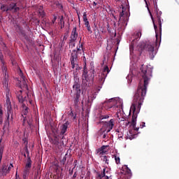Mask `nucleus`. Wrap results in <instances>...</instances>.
Instances as JSON below:
<instances>
[{
    "label": "nucleus",
    "mask_w": 179,
    "mask_h": 179,
    "mask_svg": "<svg viewBox=\"0 0 179 179\" xmlns=\"http://www.w3.org/2000/svg\"><path fill=\"white\" fill-rule=\"evenodd\" d=\"M140 71V76H141V78L137 91L134 94L133 103L130 108V111L133 112L131 122H128L126 123V125L131 124L134 131H139V127H136V119L138 118V114H139V111H141V107L146 96L148 85H149V81L152 78V70L149 67L145 66L143 64Z\"/></svg>",
    "instance_id": "obj_1"
},
{
    "label": "nucleus",
    "mask_w": 179,
    "mask_h": 179,
    "mask_svg": "<svg viewBox=\"0 0 179 179\" xmlns=\"http://www.w3.org/2000/svg\"><path fill=\"white\" fill-rule=\"evenodd\" d=\"M94 67H92L91 69L87 71V68L86 66L83 68V73L82 75V87L87 90V87H90V82L94 80Z\"/></svg>",
    "instance_id": "obj_2"
},
{
    "label": "nucleus",
    "mask_w": 179,
    "mask_h": 179,
    "mask_svg": "<svg viewBox=\"0 0 179 179\" xmlns=\"http://www.w3.org/2000/svg\"><path fill=\"white\" fill-rule=\"evenodd\" d=\"M1 10L2 12L17 13L20 10V8L17 6V0H8L7 4L1 5Z\"/></svg>",
    "instance_id": "obj_3"
},
{
    "label": "nucleus",
    "mask_w": 179,
    "mask_h": 179,
    "mask_svg": "<svg viewBox=\"0 0 179 179\" xmlns=\"http://www.w3.org/2000/svg\"><path fill=\"white\" fill-rule=\"evenodd\" d=\"M78 54H82V48H78L77 50H73L71 54L70 62L71 64V68L73 69H78L79 67V57H78Z\"/></svg>",
    "instance_id": "obj_4"
},
{
    "label": "nucleus",
    "mask_w": 179,
    "mask_h": 179,
    "mask_svg": "<svg viewBox=\"0 0 179 179\" xmlns=\"http://www.w3.org/2000/svg\"><path fill=\"white\" fill-rule=\"evenodd\" d=\"M138 50L140 51H148L150 55H152V58L155 57V46L150 42H141L138 45Z\"/></svg>",
    "instance_id": "obj_5"
},
{
    "label": "nucleus",
    "mask_w": 179,
    "mask_h": 179,
    "mask_svg": "<svg viewBox=\"0 0 179 179\" xmlns=\"http://www.w3.org/2000/svg\"><path fill=\"white\" fill-rule=\"evenodd\" d=\"M73 92H74V104L75 106H78L79 103V99H80V93H82V90L80 88V83L75 82L73 85Z\"/></svg>",
    "instance_id": "obj_6"
},
{
    "label": "nucleus",
    "mask_w": 179,
    "mask_h": 179,
    "mask_svg": "<svg viewBox=\"0 0 179 179\" xmlns=\"http://www.w3.org/2000/svg\"><path fill=\"white\" fill-rule=\"evenodd\" d=\"M153 10H154V13H153L154 17L158 22L159 33H160V34H162V13L160 10H159V8L157 6L154 7Z\"/></svg>",
    "instance_id": "obj_7"
},
{
    "label": "nucleus",
    "mask_w": 179,
    "mask_h": 179,
    "mask_svg": "<svg viewBox=\"0 0 179 179\" xmlns=\"http://www.w3.org/2000/svg\"><path fill=\"white\" fill-rule=\"evenodd\" d=\"M22 90H20L19 92L17 94V99L19 101V103H21L22 107V114L24 115H27V113H29V108L26 106V104L23 103H24V98H23V96L22 95Z\"/></svg>",
    "instance_id": "obj_8"
},
{
    "label": "nucleus",
    "mask_w": 179,
    "mask_h": 179,
    "mask_svg": "<svg viewBox=\"0 0 179 179\" xmlns=\"http://www.w3.org/2000/svg\"><path fill=\"white\" fill-rule=\"evenodd\" d=\"M141 37H142V30L136 31L134 34V39L131 41L130 45V51L134 50V47H136Z\"/></svg>",
    "instance_id": "obj_9"
},
{
    "label": "nucleus",
    "mask_w": 179,
    "mask_h": 179,
    "mask_svg": "<svg viewBox=\"0 0 179 179\" xmlns=\"http://www.w3.org/2000/svg\"><path fill=\"white\" fill-rule=\"evenodd\" d=\"M5 107L7 108V122L9 124L10 114H12V102H10V98L8 94H6Z\"/></svg>",
    "instance_id": "obj_10"
},
{
    "label": "nucleus",
    "mask_w": 179,
    "mask_h": 179,
    "mask_svg": "<svg viewBox=\"0 0 179 179\" xmlns=\"http://www.w3.org/2000/svg\"><path fill=\"white\" fill-rule=\"evenodd\" d=\"M69 126V122H66L64 124L60 126V133L58 135V137L60 139H64L65 138V135H66V131H68V127Z\"/></svg>",
    "instance_id": "obj_11"
},
{
    "label": "nucleus",
    "mask_w": 179,
    "mask_h": 179,
    "mask_svg": "<svg viewBox=\"0 0 179 179\" xmlns=\"http://www.w3.org/2000/svg\"><path fill=\"white\" fill-rule=\"evenodd\" d=\"M0 64H1V68L3 70V73L5 75V81L3 85L5 86H8V76H6V67L5 66V64L3 63V55H2V52L0 50Z\"/></svg>",
    "instance_id": "obj_12"
},
{
    "label": "nucleus",
    "mask_w": 179,
    "mask_h": 179,
    "mask_svg": "<svg viewBox=\"0 0 179 179\" xmlns=\"http://www.w3.org/2000/svg\"><path fill=\"white\" fill-rule=\"evenodd\" d=\"M122 171L124 173L122 175V179H131V177H132V172L131 171V169L128 168L127 165L123 166Z\"/></svg>",
    "instance_id": "obj_13"
},
{
    "label": "nucleus",
    "mask_w": 179,
    "mask_h": 179,
    "mask_svg": "<svg viewBox=\"0 0 179 179\" xmlns=\"http://www.w3.org/2000/svg\"><path fill=\"white\" fill-rule=\"evenodd\" d=\"M146 7L148 8V10L150 13V16L151 17V19L152 20L154 29L155 30L156 37L157 40V35L159 34V32H157V25H156V23L155 22V18L153 17V15L152 14V12H150V9H149V5L148 4V1L145 0Z\"/></svg>",
    "instance_id": "obj_14"
},
{
    "label": "nucleus",
    "mask_w": 179,
    "mask_h": 179,
    "mask_svg": "<svg viewBox=\"0 0 179 179\" xmlns=\"http://www.w3.org/2000/svg\"><path fill=\"white\" fill-rule=\"evenodd\" d=\"M120 20H122V24L128 20V11H125V7H122V10L120 13Z\"/></svg>",
    "instance_id": "obj_15"
},
{
    "label": "nucleus",
    "mask_w": 179,
    "mask_h": 179,
    "mask_svg": "<svg viewBox=\"0 0 179 179\" xmlns=\"http://www.w3.org/2000/svg\"><path fill=\"white\" fill-rule=\"evenodd\" d=\"M78 40V31L76 27H74L71 31V34L70 36L69 44L72 43H75Z\"/></svg>",
    "instance_id": "obj_16"
},
{
    "label": "nucleus",
    "mask_w": 179,
    "mask_h": 179,
    "mask_svg": "<svg viewBox=\"0 0 179 179\" xmlns=\"http://www.w3.org/2000/svg\"><path fill=\"white\" fill-rule=\"evenodd\" d=\"M109 73H110V69H108V66H105L101 74V78H99V80L101 82H104L106 78H107V75H108Z\"/></svg>",
    "instance_id": "obj_17"
},
{
    "label": "nucleus",
    "mask_w": 179,
    "mask_h": 179,
    "mask_svg": "<svg viewBox=\"0 0 179 179\" xmlns=\"http://www.w3.org/2000/svg\"><path fill=\"white\" fill-rule=\"evenodd\" d=\"M107 148H108V145H103L102 147L99 148L96 150L97 154L99 155V156L101 157V156H103V155H107L108 151L106 150V149H107Z\"/></svg>",
    "instance_id": "obj_18"
},
{
    "label": "nucleus",
    "mask_w": 179,
    "mask_h": 179,
    "mask_svg": "<svg viewBox=\"0 0 179 179\" xmlns=\"http://www.w3.org/2000/svg\"><path fill=\"white\" fill-rule=\"evenodd\" d=\"M106 125L107 127L106 130L103 131V132H105L106 131V134H108L111 129H113V127H114V120L111 119L108 122H106Z\"/></svg>",
    "instance_id": "obj_19"
},
{
    "label": "nucleus",
    "mask_w": 179,
    "mask_h": 179,
    "mask_svg": "<svg viewBox=\"0 0 179 179\" xmlns=\"http://www.w3.org/2000/svg\"><path fill=\"white\" fill-rule=\"evenodd\" d=\"M6 174H9V172L8 171V166L3 164L1 169H0V176H1V177H5Z\"/></svg>",
    "instance_id": "obj_20"
},
{
    "label": "nucleus",
    "mask_w": 179,
    "mask_h": 179,
    "mask_svg": "<svg viewBox=\"0 0 179 179\" xmlns=\"http://www.w3.org/2000/svg\"><path fill=\"white\" fill-rule=\"evenodd\" d=\"M103 106H105L106 110H110V108H113V107H114V102H113V99L105 101Z\"/></svg>",
    "instance_id": "obj_21"
},
{
    "label": "nucleus",
    "mask_w": 179,
    "mask_h": 179,
    "mask_svg": "<svg viewBox=\"0 0 179 179\" xmlns=\"http://www.w3.org/2000/svg\"><path fill=\"white\" fill-rule=\"evenodd\" d=\"M54 138L52 141L53 145H55V146H59V140L61 138L58 136V130H56V132L54 133Z\"/></svg>",
    "instance_id": "obj_22"
},
{
    "label": "nucleus",
    "mask_w": 179,
    "mask_h": 179,
    "mask_svg": "<svg viewBox=\"0 0 179 179\" xmlns=\"http://www.w3.org/2000/svg\"><path fill=\"white\" fill-rule=\"evenodd\" d=\"M31 168V159L30 158V157H28L27 163L26 164L24 170H30Z\"/></svg>",
    "instance_id": "obj_23"
},
{
    "label": "nucleus",
    "mask_w": 179,
    "mask_h": 179,
    "mask_svg": "<svg viewBox=\"0 0 179 179\" xmlns=\"http://www.w3.org/2000/svg\"><path fill=\"white\" fill-rule=\"evenodd\" d=\"M29 174H30V169H24L23 171L22 178L23 179H28Z\"/></svg>",
    "instance_id": "obj_24"
},
{
    "label": "nucleus",
    "mask_w": 179,
    "mask_h": 179,
    "mask_svg": "<svg viewBox=\"0 0 179 179\" xmlns=\"http://www.w3.org/2000/svg\"><path fill=\"white\" fill-rule=\"evenodd\" d=\"M20 36L24 37V40H26V41H30V38L29 37V36H27V34H26V31L22 30L20 31Z\"/></svg>",
    "instance_id": "obj_25"
},
{
    "label": "nucleus",
    "mask_w": 179,
    "mask_h": 179,
    "mask_svg": "<svg viewBox=\"0 0 179 179\" xmlns=\"http://www.w3.org/2000/svg\"><path fill=\"white\" fill-rule=\"evenodd\" d=\"M101 160L103 162H105L106 164H108L109 162H110V156H107V155H101Z\"/></svg>",
    "instance_id": "obj_26"
},
{
    "label": "nucleus",
    "mask_w": 179,
    "mask_h": 179,
    "mask_svg": "<svg viewBox=\"0 0 179 179\" xmlns=\"http://www.w3.org/2000/svg\"><path fill=\"white\" fill-rule=\"evenodd\" d=\"M68 157H69V155H68V153H66L63 157V159L60 161L61 164H62V166H65V164H66V159H68Z\"/></svg>",
    "instance_id": "obj_27"
},
{
    "label": "nucleus",
    "mask_w": 179,
    "mask_h": 179,
    "mask_svg": "<svg viewBox=\"0 0 179 179\" xmlns=\"http://www.w3.org/2000/svg\"><path fill=\"white\" fill-rule=\"evenodd\" d=\"M38 13L41 17H44L45 16V13L44 12V10H43V6H39Z\"/></svg>",
    "instance_id": "obj_28"
},
{
    "label": "nucleus",
    "mask_w": 179,
    "mask_h": 179,
    "mask_svg": "<svg viewBox=\"0 0 179 179\" xmlns=\"http://www.w3.org/2000/svg\"><path fill=\"white\" fill-rule=\"evenodd\" d=\"M85 26L87 28L89 33H90V34H92V33H93V31H92V28L90 27V24L89 22H86V23H85Z\"/></svg>",
    "instance_id": "obj_29"
},
{
    "label": "nucleus",
    "mask_w": 179,
    "mask_h": 179,
    "mask_svg": "<svg viewBox=\"0 0 179 179\" xmlns=\"http://www.w3.org/2000/svg\"><path fill=\"white\" fill-rule=\"evenodd\" d=\"M3 155V145H0V164L1 162H2V156Z\"/></svg>",
    "instance_id": "obj_30"
},
{
    "label": "nucleus",
    "mask_w": 179,
    "mask_h": 179,
    "mask_svg": "<svg viewBox=\"0 0 179 179\" xmlns=\"http://www.w3.org/2000/svg\"><path fill=\"white\" fill-rule=\"evenodd\" d=\"M60 24H61V29H64L65 27V22L64 21V15H62L60 18Z\"/></svg>",
    "instance_id": "obj_31"
},
{
    "label": "nucleus",
    "mask_w": 179,
    "mask_h": 179,
    "mask_svg": "<svg viewBox=\"0 0 179 179\" xmlns=\"http://www.w3.org/2000/svg\"><path fill=\"white\" fill-rule=\"evenodd\" d=\"M94 99H96V96H94V95L89 96H88V103L92 104V103H93V100H94Z\"/></svg>",
    "instance_id": "obj_32"
},
{
    "label": "nucleus",
    "mask_w": 179,
    "mask_h": 179,
    "mask_svg": "<svg viewBox=\"0 0 179 179\" xmlns=\"http://www.w3.org/2000/svg\"><path fill=\"white\" fill-rule=\"evenodd\" d=\"M83 22H85V23L89 22V20H87V14H86V13H83Z\"/></svg>",
    "instance_id": "obj_33"
},
{
    "label": "nucleus",
    "mask_w": 179,
    "mask_h": 179,
    "mask_svg": "<svg viewBox=\"0 0 179 179\" xmlns=\"http://www.w3.org/2000/svg\"><path fill=\"white\" fill-rule=\"evenodd\" d=\"M83 22H85V23L89 22V20H87V14H86V13H83Z\"/></svg>",
    "instance_id": "obj_34"
},
{
    "label": "nucleus",
    "mask_w": 179,
    "mask_h": 179,
    "mask_svg": "<svg viewBox=\"0 0 179 179\" xmlns=\"http://www.w3.org/2000/svg\"><path fill=\"white\" fill-rule=\"evenodd\" d=\"M78 48H82V51H83V52H84V50H83V43H80V41H79V44L77 46L76 50H78Z\"/></svg>",
    "instance_id": "obj_35"
},
{
    "label": "nucleus",
    "mask_w": 179,
    "mask_h": 179,
    "mask_svg": "<svg viewBox=\"0 0 179 179\" xmlns=\"http://www.w3.org/2000/svg\"><path fill=\"white\" fill-rule=\"evenodd\" d=\"M115 160L116 164H120V157L115 155Z\"/></svg>",
    "instance_id": "obj_36"
},
{
    "label": "nucleus",
    "mask_w": 179,
    "mask_h": 179,
    "mask_svg": "<svg viewBox=\"0 0 179 179\" xmlns=\"http://www.w3.org/2000/svg\"><path fill=\"white\" fill-rule=\"evenodd\" d=\"M109 117H110V116H108V115H101L100 117V119L101 120H107V118H109Z\"/></svg>",
    "instance_id": "obj_37"
},
{
    "label": "nucleus",
    "mask_w": 179,
    "mask_h": 179,
    "mask_svg": "<svg viewBox=\"0 0 179 179\" xmlns=\"http://www.w3.org/2000/svg\"><path fill=\"white\" fill-rule=\"evenodd\" d=\"M12 169H13V164H10L9 165V166H7V170H8V173L10 172V170H12Z\"/></svg>",
    "instance_id": "obj_38"
},
{
    "label": "nucleus",
    "mask_w": 179,
    "mask_h": 179,
    "mask_svg": "<svg viewBox=\"0 0 179 179\" xmlns=\"http://www.w3.org/2000/svg\"><path fill=\"white\" fill-rule=\"evenodd\" d=\"M153 2V6L154 8H157V0H151Z\"/></svg>",
    "instance_id": "obj_39"
},
{
    "label": "nucleus",
    "mask_w": 179,
    "mask_h": 179,
    "mask_svg": "<svg viewBox=\"0 0 179 179\" xmlns=\"http://www.w3.org/2000/svg\"><path fill=\"white\" fill-rule=\"evenodd\" d=\"M56 21H57V15H54V17L52 20V24H54V23H55Z\"/></svg>",
    "instance_id": "obj_40"
},
{
    "label": "nucleus",
    "mask_w": 179,
    "mask_h": 179,
    "mask_svg": "<svg viewBox=\"0 0 179 179\" xmlns=\"http://www.w3.org/2000/svg\"><path fill=\"white\" fill-rule=\"evenodd\" d=\"M23 83H24V87L25 89H27V88H28L27 84H26V80H24V79Z\"/></svg>",
    "instance_id": "obj_41"
},
{
    "label": "nucleus",
    "mask_w": 179,
    "mask_h": 179,
    "mask_svg": "<svg viewBox=\"0 0 179 179\" xmlns=\"http://www.w3.org/2000/svg\"><path fill=\"white\" fill-rule=\"evenodd\" d=\"M77 166H78V160H74V169H75V167H77Z\"/></svg>",
    "instance_id": "obj_42"
},
{
    "label": "nucleus",
    "mask_w": 179,
    "mask_h": 179,
    "mask_svg": "<svg viewBox=\"0 0 179 179\" xmlns=\"http://www.w3.org/2000/svg\"><path fill=\"white\" fill-rule=\"evenodd\" d=\"M25 152H26L27 155H28V157H29V155H30V152H29V149L26 148Z\"/></svg>",
    "instance_id": "obj_43"
},
{
    "label": "nucleus",
    "mask_w": 179,
    "mask_h": 179,
    "mask_svg": "<svg viewBox=\"0 0 179 179\" xmlns=\"http://www.w3.org/2000/svg\"><path fill=\"white\" fill-rule=\"evenodd\" d=\"M76 177H78V173L76 172H75L73 176V178H76Z\"/></svg>",
    "instance_id": "obj_44"
},
{
    "label": "nucleus",
    "mask_w": 179,
    "mask_h": 179,
    "mask_svg": "<svg viewBox=\"0 0 179 179\" xmlns=\"http://www.w3.org/2000/svg\"><path fill=\"white\" fill-rule=\"evenodd\" d=\"M83 62L85 63V64L86 65V57H83Z\"/></svg>",
    "instance_id": "obj_45"
},
{
    "label": "nucleus",
    "mask_w": 179,
    "mask_h": 179,
    "mask_svg": "<svg viewBox=\"0 0 179 179\" xmlns=\"http://www.w3.org/2000/svg\"><path fill=\"white\" fill-rule=\"evenodd\" d=\"M144 127H145V122H143L142 124L140 125V128H144Z\"/></svg>",
    "instance_id": "obj_46"
},
{
    "label": "nucleus",
    "mask_w": 179,
    "mask_h": 179,
    "mask_svg": "<svg viewBox=\"0 0 179 179\" xmlns=\"http://www.w3.org/2000/svg\"><path fill=\"white\" fill-rule=\"evenodd\" d=\"M3 115V112L2 111V109L0 108V117H2Z\"/></svg>",
    "instance_id": "obj_47"
},
{
    "label": "nucleus",
    "mask_w": 179,
    "mask_h": 179,
    "mask_svg": "<svg viewBox=\"0 0 179 179\" xmlns=\"http://www.w3.org/2000/svg\"><path fill=\"white\" fill-rule=\"evenodd\" d=\"M93 5L94 6H97V3H96L95 1L93 2Z\"/></svg>",
    "instance_id": "obj_48"
},
{
    "label": "nucleus",
    "mask_w": 179,
    "mask_h": 179,
    "mask_svg": "<svg viewBox=\"0 0 179 179\" xmlns=\"http://www.w3.org/2000/svg\"><path fill=\"white\" fill-rule=\"evenodd\" d=\"M106 136H107L106 135V134H104L103 135V137H102V138H103V139H106Z\"/></svg>",
    "instance_id": "obj_49"
},
{
    "label": "nucleus",
    "mask_w": 179,
    "mask_h": 179,
    "mask_svg": "<svg viewBox=\"0 0 179 179\" xmlns=\"http://www.w3.org/2000/svg\"><path fill=\"white\" fill-rule=\"evenodd\" d=\"M73 173V171H71L69 172V174L72 175Z\"/></svg>",
    "instance_id": "obj_50"
},
{
    "label": "nucleus",
    "mask_w": 179,
    "mask_h": 179,
    "mask_svg": "<svg viewBox=\"0 0 179 179\" xmlns=\"http://www.w3.org/2000/svg\"><path fill=\"white\" fill-rule=\"evenodd\" d=\"M10 118L11 120H13V115H11Z\"/></svg>",
    "instance_id": "obj_51"
},
{
    "label": "nucleus",
    "mask_w": 179,
    "mask_h": 179,
    "mask_svg": "<svg viewBox=\"0 0 179 179\" xmlns=\"http://www.w3.org/2000/svg\"><path fill=\"white\" fill-rule=\"evenodd\" d=\"M66 38H67L66 36H64L63 39L66 40Z\"/></svg>",
    "instance_id": "obj_52"
},
{
    "label": "nucleus",
    "mask_w": 179,
    "mask_h": 179,
    "mask_svg": "<svg viewBox=\"0 0 179 179\" xmlns=\"http://www.w3.org/2000/svg\"><path fill=\"white\" fill-rule=\"evenodd\" d=\"M71 44H73V47H75V42L74 43H71Z\"/></svg>",
    "instance_id": "obj_53"
},
{
    "label": "nucleus",
    "mask_w": 179,
    "mask_h": 179,
    "mask_svg": "<svg viewBox=\"0 0 179 179\" xmlns=\"http://www.w3.org/2000/svg\"><path fill=\"white\" fill-rule=\"evenodd\" d=\"M76 119V115H75V116H73V120Z\"/></svg>",
    "instance_id": "obj_54"
},
{
    "label": "nucleus",
    "mask_w": 179,
    "mask_h": 179,
    "mask_svg": "<svg viewBox=\"0 0 179 179\" xmlns=\"http://www.w3.org/2000/svg\"><path fill=\"white\" fill-rule=\"evenodd\" d=\"M3 122L2 120H0V124H1Z\"/></svg>",
    "instance_id": "obj_55"
},
{
    "label": "nucleus",
    "mask_w": 179,
    "mask_h": 179,
    "mask_svg": "<svg viewBox=\"0 0 179 179\" xmlns=\"http://www.w3.org/2000/svg\"><path fill=\"white\" fill-rule=\"evenodd\" d=\"M60 8H61V9H62V8H64V6L62 5H60Z\"/></svg>",
    "instance_id": "obj_56"
},
{
    "label": "nucleus",
    "mask_w": 179,
    "mask_h": 179,
    "mask_svg": "<svg viewBox=\"0 0 179 179\" xmlns=\"http://www.w3.org/2000/svg\"><path fill=\"white\" fill-rule=\"evenodd\" d=\"M104 61H106V57H103V62H104Z\"/></svg>",
    "instance_id": "obj_57"
},
{
    "label": "nucleus",
    "mask_w": 179,
    "mask_h": 179,
    "mask_svg": "<svg viewBox=\"0 0 179 179\" xmlns=\"http://www.w3.org/2000/svg\"><path fill=\"white\" fill-rule=\"evenodd\" d=\"M3 45H4V47H6L5 43H3Z\"/></svg>",
    "instance_id": "obj_58"
},
{
    "label": "nucleus",
    "mask_w": 179,
    "mask_h": 179,
    "mask_svg": "<svg viewBox=\"0 0 179 179\" xmlns=\"http://www.w3.org/2000/svg\"><path fill=\"white\" fill-rule=\"evenodd\" d=\"M71 114L73 115V112H71Z\"/></svg>",
    "instance_id": "obj_59"
},
{
    "label": "nucleus",
    "mask_w": 179,
    "mask_h": 179,
    "mask_svg": "<svg viewBox=\"0 0 179 179\" xmlns=\"http://www.w3.org/2000/svg\"><path fill=\"white\" fill-rule=\"evenodd\" d=\"M24 157H26V154L24 155Z\"/></svg>",
    "instance_id": "obj_60"
},
{
    "label": "nucleus",
    "mask_w": 179,
    "mask_h": 179,
    "mask_svg": "<svg viewBox=\"0 0 179 179\" xmlns=\"http://www.w3.org/2000/svg\"><path fill=\"white\" fill-rule=\"evenodd\" d=\"M62 44H65V43H64V41L62 42Z\"/></svg>",
    "instance_id": "obj_61"
},
{
    "label": "nucleus",
    "mask_w": 179,
    "mask_h": 179,
    "mask_svg": "<svg viewBox=\"0 0 179 179\" xmlns=\"http://www.w3.org/2000/svg\"><path fill=\"white\" fill-rule=\"evenodd\" d=\"M2 177L1 175H0V178Z\"/></svg>",
    "instance_id": "obj_62"
},
{
    "label": "nucleus",
    "mask_w": 179,
    "mask_h": 179,
    "mask_svg": "<svg viewBox=\"0 0 179 179\" xmlns=\"http://www.w3.org/2000/svg\"><path fill=\"white\" fill-rule=\"evenodd\" d=\"M80 1H83V0H80Z\"/></svg>",
    "instance_id": "obj_63"
}]
</instances>
